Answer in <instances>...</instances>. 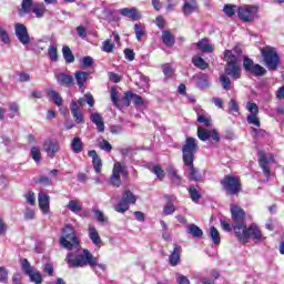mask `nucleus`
Masks as SVG:
<instances>
[{"instance_id": "nucleus-1", "label": "nucleus", "mask_w": 284, "mask_h": 284, "mask_svg": "<svg viewBox=\"0 0 284 284\" xmlns=\"http://www.w3.org/2000/svg\"><path fill=\"white\" fill-rule=\"evenodd\" d=\"M65 262L68 263L69 267H92L97 274L99 272H105L108 270V266L105 264L99 263V258L94 257L92 253H90L89 250L79 248L74 253H69L65 257Z\"/></svg>"}, {"instance_id": "nucleus-2", "label": "nucleus", "mask_w": 284, "mask_h": 284, "mask_svg": "<svg viewBox=\"0 0 284 284\" xmlns=\"http://www.w3.org/2000/svg\"><path fill=\"white\" fill-rule=\"evenodd\" d=\"M235 236L239 239V241H242L243 243H245L247 239H252L254 243H263V241H265L266 239L261 232V229L256 226V224H252L248 229L246 225Z\"/></svg>"}, {"instance_id": "nucleus-3", "label": "nucleus", "mask_w": 284, "mask_h": 284, "mask_svg": "<svg viewBox=\"0 0 284 284\" xmlns=\"http://www.w3.org/2000/svg\"><path fill=\"white\" fill-rule=\"evenodd\" d=\"M231 219L232 227L235 232V236L241 234V231L246 226L245 224V210L236 204H231Z\"/></svg>"}, {"instance_id": "nucleus-4", "label": "nucleus", "mask_w": 284, "mask_h": 284, "mask_svg": "<svg viewBox=\"0 0 284 284\" xmlns=\"http://www.w3.org/2000/svg\"><path fill=\"white\" fill-rule=\"evenodd\" d=\"M199 152V144L196 139L186 138L185 143L182 146V159L184 165H192L194 163V155Z\"/></svg>"}, {"instance_id": "nucleus-5", "label": "nucleus", "mask_w": 284, "mask_h": 284, "mask_svg": "<svg viewBox=\"0 0 284 284\" xmlns=\"http://www.w3.org/2000/svg\"><path fill=\"white\" fill-rule=\"evenodd\" d=\"M60 244L65 250H72V247H79V239L74 234V229L72 225L67 224L62 231V236L60 239Z\"/></svg>"}, {"instance_id": "nucleus-6", "label": "nucleus", "mask_w": 284, "mask_h": 284, "mask_svg": "<svg viewBox=\"0 0 284 284\" xmlns=\"http://www.w3.org/2000/svg\"><path fill=\"white\" fill-rule=\"evenodd\" d=\"M262 57H263L264 63L268 70H271V71L277 70L278 63H281V60L278 58V53L276 52V49H274L272 47L263 48Z\"/></svg>"}, {"instance_id": "nucleus-7", "label": "nucleus", "mask_w": 284, "mask_h": 284, "mask_svg": "<svg viewBox=\"0 0 284 284\" xmlns=\"http://www.w3.org/2000/svg\"><path fill=\"white\" fill-rule=\"evenodd\" d=\"M237 17L244 23H252L258 17V7L252 4L237 7Z\"/></svg>"}, {"instance_id": "nucleus-8", "label": "nucleus", "mask_w": 284, "mask_h": 284, "mask_svg": "<svg viewBox=\"0 0 284 284\" xmlns=\"http://www.w3.org/2000/svg\"><path fill=\"white\" fill-rule=\"evenodd\" d=\"M20 263H21L22 272L26 273L27 276H29L31 283H36V284L43 283V275H41V273L37 268L30 265V262L28 261V258H22Z\"/></svg>"}, {"instance_id": "nucleus-9", "label": "nucleus", "mask_w": 284, "mask_h": 284, "mask_svg": "<svg viewBox=\"0 0 284 284\" xmlns=\"http://www.w3.org/2000/svg\"><path fill=\"white\" fill-rule=\"evenodd\" d=\"M221 184L226 194H239L241 192V180L239 178L226 175Z\"/></svg>"}, {"instance_id": "nucleus-10", "label": "nucleus", "mask_w": 284, "mask_h": 284, "mask_svg": "<svg viewBox=\"0 0 284 284\" xmlns=\"http://www.w3.org/2000/svg\"><path fill=\"white\" fill-rule=\"evenodd\" d=\"M121 176H128V169L121 164V162H115L110 179L111 185L114 187H121Z\"/></svg>"}, {"instance_id": "nucleus-11", "label": "nucleus", "mask_w": 284, "mask_h": 284, "mask_svg": "<svg viewBox=\"0 0 284 284\" xmlns=\"http://www.w3.org/2000/svg\"><path fill=\"white\" fill-rule=\"evenodd\" d=\"M224 59L227 63L226 72H240L241 71V61L239 60V55L234 54V51L225 50Z\"/></svg>"}, {"instance_id": "nucleus-12", "label": "nucleus", "mask_w": 284, "mask_h": 284, "mask_svg": "<svg viewBox=\"0 0 284 284\" xmlns=\"http://www.w3.org/2000/svg\"><path fill=\"white\" fill-rule=\"evenodd\" d=\"M258 165L262 168L265 176H270V163H274V154L265 153L264 151H258Z\"/></svg>"}, {"instance_id": "nucleus-13", "label": "nucleus", "mask_w": 284, "mask_h": 284, "mask_svg": "<svg viewBox=\"0 0 284 284\" xmlns=\"http://www.w3.org/2000/svg\"><path fill=\"white\" fill-rule=\"evenodd\" d=\"M43 150L49 159H54L61 151V144L57 140H47L43 143Z\"/></svg>"}, {"instance_id": "nucleus-14", "label": "nucleus", "mask_w": 284, "mask_h": 284, "mask_svg": "<svg viewBox=\"0 0 284 284\" xmlns=\"http://www.w3.org/2000/svg\"><path fill=\"white\" fill-rule=\"evenodd\" d=\"M16 37L22 45H28V43H30V34H28V28H26L24 24H16Z\"/></svg>"}, {"instance_id": "nucleus-15", "label": "nucleus", "mask_w": 284, "mask_h": 284, "mask_svg": "<svg viewBox=\"0 0 284 284\" xmlns=\"http://www.w3.org/2000/svg\"><path fill=\"white\" fill-rule=\"evenodd\" d=\"M88 155L90 156V159H92V165H93L95 174H101V172L103 170V161L101 160L99 154H97V151L91 150L88 152Z\"/></svg>"}, {"instance_id": "nucleus-16", "label": "nucleus", "mask_w": 284, "mask_h": 284, "mask_svg": "<svg viewBox=\"0 0 284 284\" xmlns=\"http://www.w3.org/2000/svg\"><path fill=\"white\" fill-rule=\"evenodd\" d=\"M122 17H126L131 21H139L142 19L141 12L136 8H123L120 10Z\"/></svg>"}, {"instance_id": "nucleus-17", "label": "nucleus", "mask_w": 284, "mask_h": 284, "mask_svg": "<svg viewBox=\"0 0 284 284\" xmlns=\"http://www.w3.org/2000/svg\"><path fill=\"white\" fill-rule=\"evenodd\" d=\"M243 68L246 72H265L261 64H255L253 59L244 57Z\"/></svg>"}, {"instance_id": "nucleus-18", "label": "nucleus", "mask_w": 284, "mask_h": 284, "mask_svg": "<svg viewBox=\"0 0 284 284\" xmlns=\"http://www.w3.org/2000/svg\"><path fill=\"white\" fill-rule=\"evenodd\" d=\"M38 203L41 212L43 214L50 213V195L45 193H39L38 194Z\"/></svg>"}, {"instance_id": "nucleus-19", "label": "nucleus", "mask_w": 284, "mask_h": 284, "mask_svg": "<svg viewBox=\"0 0 284 284\" xmlns=\"http://www.w3.org/2000/svg\"><path fill=\"white\" fill-rule=\"evenodd\" d=\"M55 79L60 85L64 88H72L74 85V78L65 72L58 73Z\"/></svg>"}, {"instance_id": "nucleus-20", "label": "nucleus", "mask_w": 284, "mask_h": 284, "mask_svg": "<svg viewBox=\"0 0 284 284\" xmlns=\"http://www.w3.org/2000/svg\"><path fill=\"white\" fill-rule=\"evenodd\" d=\"M70 110L73 119H75V123H83V113L81 112V109H79L77 101H71Z\"/></svg>"}, {"instance_id": "nucleus-21", "label": "nucleus", "mask_w": 284, "mask_h": 284, "mask_svg": "<svg viewBox=\"0 0 284 284\" xmlns=\"http://www.w3.org/2000/svg\"><path fill=\"white\" fill-rule=\"evenodd\" d=\"M196 48L204 53H212L214 52V45L212 43H210V40L207 38H203L201 39L197 43H196Z\"/></svg>"}, {"instance_id": "nucleus-22", "label": "nucleus", "mask_w": 284, "mask_h": 284, "mask_svg": "<svg viewBox=\"0 0 284 284\" xmlns=\"http://www.w3.org/2000/svg\"><path fill=\"white\" fill-rule=\"evenodd\" d=\"M196 10H199V4H196V0L184 1L183 13L185 14V17H190V14H192V12H196Z\"/></svg>"}, {"instance_id": "nucleus-23", "label": "nucleus", "mask_w": 284, "mask_h": 284, "mask_svg": "<svg viewBox=\"0 0 284 284\" xmlns=\"http://www.w3.org/2000/svg\"><path fill=\"white\" fill-rule=\"evenodd\" d=\"M169 263L172 267H176L181 263V246H175L171 255L169 256Z\"/></svg>"}, {"instance_id": "nucleus-24", "label": "nucleus", "mask_w": 284, "mask_h": 284, "mask_svg": "<svg viewBox=\"0 0 284 284\" xmlns=\"http://www.w3.org/2000/svg\"><path fill=\"white\" fill-rule=\"evenodd\" d=\"M91 121L97 125L98 132H105V123L103 122V118L100 113H92Z\"/></svg>"}, {"instance_id": "nucleus-25", "label": "nucleus", "mask_w": 284, "mask_h": 284, "mask_svg": "<svg viewBox=\"0 0 284 284\" xmlns=\"http://www.w3.org/2000/svg\"><path fill=\"white\" fill-rule=\"evenodd\" d=\"M71 150L73 154H81L83 152V141L79 136H74L71 140Z\"/></svg>"}, {"instance_id": "nucleus-26", "label": "nucleus", "mask_w": 284, "mask_h": 284, "mask_svg": "<svg viewBox=\"0 0 284 284\" xmlns=\"http://www.w3.org/2000/svg\"><path fill=\"white\" fill-rule=\"evenodd\" d=\"M89 239L92 241L93 245H101V236L99 235V231L93 225H89Z\"/></svg>"}, {"instance_id": "nucleus-27", "label": "nucleus", "mask_w": 284, "mask_h": 284, "mask_svg": "<svg viewBox=\"0 0 284 284\" xmlns=\"http://www.w3.org/2000/svg\"><path fill=\"white\" fill-rule=\"evenodd\" d=\"M47 94L53 101L54 105H58V108H61V105H63V98H61V94H59V92L49 89L47 90Z\"/></svg>"}, {"instance_id": "nucleus-28", "label": "nucleus", "mask_w": 284, "mask_h": 284, "mask_svg": "<svg viewBox=\"0 0 284 284\" xmlns=\"http://www.w3.org/2000/svg\"><path fill=\"white\" fill-rule=\"evenodd\" d=\"M187 234H192L194 239H201L203 236V230H201L196 224H189L186 226Z\"/></svg>"}, {"instance_id": "nucleus-29", "label": "nucleus", "mask_w": 284, "mask_h": 284, "mask_svg": "<svg viewBox=\"0 0 284 284\" xmlns=\"http://www.w3.org/2000/svg\"><path fill=\"white\" fill-rule=\"evenodd\" d=\"M162 41L164 45L172 48L174 45V36L168 30L162 31Z\"/></svg>"}, {"instance_id": "nucleus-30", "label": "nucleus", "mask_w": 284, "mask_h": 284, "mask_svg": "<svg viewBox=\"0 0 284 284\" xmlns=\"http://www.w3.org/2000/svg\"><path fill=\"white\" fill-rule=\"evenodd\" d=\"M32 12L36 14L37 19H41L45 16L48 9L45 8V4L39 3L32 8Z\"/></svg>"}, {"instance_id": "nucleus-31", "label": "nucleus", "mask_w": 284, "mask_h": 284, "mask_svg": "<svg viewBox=\"0 0 284 284\" xmlns=\"http://www.w3.org/2000/svg\"><path fill=\"white\" fill-rule=\"evenodd\" d=\"M189 169L190 180L191 181H203V175L200 174L199 170L194 168V163L192 165H186Z\"/></svg>"}, {"instance_id": "nucleus-32", "label": "nucleus", "mask_w": 284, "mask_h": 284, "mask_svg": "<svg viewBox=\"0 0 284 284\" xmlns=\"http://www.w3.org/2000/svg\"><path fill=\"white\" fill-rule=\"evenodd\" d=\"M62 54L67 63H74V54H72L70 47H63Z\"/></svg>"}, {"instance_id": "nucleus-33", "label": "nucleus", "mask_w": 284, "mask_h": 284, "mask_svg": "<svg viewBox=\"0 0 284 284\" xmlns=\"http://www.w3.org/2000/svg\"><path fill=\"white\" fill-rule=\"evenodd\" d=\"M29 12H32V0H22L20 11L21 17H23V14H29Z\"/></svg>"}, {"instance_id": "nucleus-34", "label": "nucleus", "mask_w": 284, "mask_h": 284, "mask_svg": "<svg viewBox=\"0 0 284 284\" xmlns=\"http://www.w3.org/2000/svg\"><path fill=\"white\" fill-rule=\"evenodd\" d=\"M115 212L123 214L130 210V204L122 197V200L114 206Z\"/></svg>"}, {"instance_id": "nucleus-35", "label": "nucleus", "mask_w": 284, "mask_h": 284, "mask_svg": "<svg viewBox=\"0 0 284 284\" xmlns=\"http://www.w3.org/2000/svg\"><path fill=\"white\" fill-rule=\"evenodd\" d=\"M192 63L196 68H200V70H206L207 69V62H205V60H203V58H201L199 55L193 57Z\"/></svg>"}, {"instance_id": "nucleus-36", "label": "nucleus", "mask_w": 284, "mask_h": 284, "mask_svg": "<svg viewBox=\"0 0 284 284\" xmlns=\"http://www.w3.org/2000/svg\"><path fill=\"white\" fill-rule=\"evenodd\" d=\"M68 209L71 210L74 214H78V212H81L83 207L81 206V202L78 200H71L68 204Z\"/></svg>"}, {"instance_id": "nucleus-37", "label": "nucleus", "mask_w": 284, "mask_h": 284, "mask_svg": "<svg viewBox=\"0 0 284 284\" xmlns=\"http://www.w3.org/2000/svg\"><path fill=\"white\" fill-rule=\"evenodd\" d=\"M176 212V206H174V203H172V200H169L166 205L163 207V214L164 216H170Z\"/></svg>"}, {"instance_id": "nucleus-38", "label": "nucleus", "mask_w": 284, "mask_h": 284, "mask_svg": "<svg viewBox=\"0 0 284 284\" xmlns=\"http://www.w3.org/2000/svg\"><path fill=\"white\" fill-rule=\"evenodd\" d=\"M31 159H33L36 163H41V148L37 145L31 148Z\"/></svg>"}, {"instance_id": "nucleus-39", "label": "nucleus", "mask_w": 284, "mask_h": 284, "mask_svg": "<svg viewBox=\"0 0 284 284\" xmlns=\"http://www.w3.org/2000/svg\"><path fill=\"white\" fill-rule=\"evenodd\" d=\"M210 236L215 245L221 244V233H219V230H216V227H211Z\"/></svg>"}, {"instance_id": "nucleus-40", "label": "nucleus", "mask_w": 284, "mask_h": 284, "mask_svg": "<svg viewBox=\"0 0 284 284\" xmlns=\"http://www.w3.org/2000/svg\"><path fill=\"white\" fill-rule=\"evenodd\" d=\"M122 199H124L129 205H134V203H136V195H134L132 191H125Z\"/></svg>"}, {"instance_id": "nucleus-41", "label": "nucleus", "mask_w": 284, "mask_h": 284, "mask_svg": "<svg viewBox=\"0 0 284 284\" xmlns=\"http://www.w3.org/2000/svg\"><path fill=\"white\" fill-rule=\"evenodd\" d=\"M102 52H106L108 54L114 52V43L111 40H104L101 47Z\"/></svg>"}, {"instance_id": "nucleus-42", "label": "nucleus", "mask_w": 284, "mask_h": 284, "mask_svg": "<svg viewBox=\"0 0 284 284\" xmlns=\"http://www.w3.org/2000/svg\"><path fill=\"white\" fill-rule=\"evenodd\" d=\"M75 81H77L79 88H83V83H85V81H88V73L87 72H77Z\"/></svg>"}, {"instance_id": "nucleus-43", "label": "nucleus", "mask_w": 284, "mask_h": 284, "mask_svg": "<svg viewBox=\"0 0 284 284\" xmlns=\"http://www.w3.org/2000/svg\"><path fill=\"white\" fill-rule=\"evenodd\" d=\"M135 38L138 41L143 39V34H145V27L143 24L136 23L134 24Z\"/></svg>"}, {"instance_id": "nucleus-44", "label": "nucleus", "mask_w": 284, "mask_h": 284, "mask_svg": "<svg viewBox=\"0 0 284 284\" xmlns=\"http://www.w3.org/2000/svg\"><path fill=\"white\" fill-rule=\"evenodd\" d=\"M224 12L226 17H234L239 12V7L232 4L224 6Z\"/></svg>"}, {"instance_id": "nucleus-45", "label": "nucleus", "mask_w": 284, "mask_h": 284, "mask_svg": "<svg viewBox=\"0 0 284 284\" xmlns=\"http://www.w3.org/2000/svg\"><path fill=\"white\" fill-rule=\"evenodd\" d=\"M210 131L211 130L199 128L197 136H199L200 141H207V139H210Z\"/></svg>"}, {"instance_id": "nucleus-46", "label": "nucleus", "mask_w": 284, "mask_h": 284, "mask_svg": "<svg viewBox=\"0 0 284 284\" xmlns=\"http://www.w3.org/2000/svg\"><path fill=\"white\" fill-rule=\"evenodd\" d=\"M247 123H250V125H255V128H261V120H258V114L247 115Z\"/></svg>"}, {"instance_id": "nucleus-47", "label": "nucleus", "mask_w": 284, "mask_h": 284, "mask_svg": "<svg viewBox=\"0 0 284 284\" xmlns=\"http://www.w3.org/2000/svg\"><path fill=\"white\" fill-rule=\"evenodd\" d=\"M48 54L51 61H59V53L57 51V47L50 45L48 49Z\"/></svg>"}, {"instance_id": "nucleus-48", "label": "nucleus", "mask_w": 284, "mask_h": 284, "mask_svg": "<svg viewBox=\"0 0 284 284\" xmlns=\"http://www.w3.org/2000/svg\"><path fill=\"white\" fill-rule=\"evenodd\" d=\"M9 110H10V119H14V116H19V104L17 102H12L9 104Z\"/></svg>"}, {"instance_id": "nucleus-49", "label": "nucleus", "mask_w": 284, "mask_h": 284, "mask_svg": "<svg viewBox=\"0 0 284 284\" xmlns=\"http://www.w3.org/2000/svg\"><path fill=\"white\" fill-rule=\"evenodd\" d=\"M189 194H190L192 201H194L195 203H196V201H199L201 199V193L194 186L189 187Z\"/></svg>"}, {"instance_id": "nucleus-50", "label": "nucleus", "mask_w": 284, "mask_h": 284, "mask_svg": "<svg viewBox=\"0 0 284 284\" xmlns=\"http://www.w3.org/2000/svg\"><path fill=\"white\" fill-rule=\"evenodd\" d=\"M220 81H221L222 87L224 88V90H230L231 81H230V77H227V73H223L220 77Z\"/></svg>"}, {"instance_id": "nucleus-51", "label": "nucleus", "mask_w": 284, "mask_h": 284, "mask_svg": "<svg viewBox=\"0 0 284 284\" xmlns=\"http://www.w3.org/2000/svg\"><path fill=\"white\" fill-rule=\"evenodd\" d=\"M24 199L29 205H34L37 203V197L34 196V192L29 191L26 195Z\"/></svg>"}, {"instance_id": "nucleus-52", "label": "nucleus", "mask_w": 284, "mask_h": 284, "mask_svg": "<svg viewBox=\"0 0 284 284\" xmlns=\"http://www.w3.org/2000/svg\"><path fill=\"white\" fill-rule=\"evenodd\" d=\"M111 100L114 105L119 106V91L114 87L111 88Z\"/></svg>"}, {"instance_id": "nucleus-53", "label": "nucleus", "mask_w": 284, "mask_h": 284, "mask_svg": "<svg viewBox=\"0 0 284 284\" xmlns=\"http://www.w3.org/2000/svg\"><path fill=\"white\" fill-rule=\"evenodd\" d=\"M81 63L84 68H90L93 65L94 63V59H92V57L88 55V57H83L81 59Z\"/></svg>"}, {"instance_id": "nucleus-54", "label": "nucleus", "mask_w": 284, "mask_h": 284, "mask_svg": "<svg viewBox=\"0 0 284 284\" xmlns=\"http://www.w3.org/2000/svg\"><path fill=\"white\" fill-rule=\"evenodd\" d=\"M99 148L102 149L104 152H112V144L106 140H102L99 144Z\"/></svg>"}, {"instance_id": "nucleus-55", "label": "nucleus", "mask_w": 284, "mask_h": 284, "mask_svg": "<svg viewBox=\"0 0 284 284\" xmlns=\"http://www.w3.org/2000/svg\"><path fill=\"white\" fill-rule=\"evenodd\" d=\"M246 110L251 112V114H258V105H256V103L247 102Z\"/></svg>"}, {"instance_id": "nucleus-56", "label": "nucleus", "mask_w": 284, "mask_h": 284, "mask_svg": "<svg viewBox=\"0 0 284 284\" xmlns=\"http://www.w3.org/2000/svg\"><path fill=\"white\" fill-rule=\"evenodd\" d=\"M0 283H8V270L0 266Z\"/></svg>"}, {"instance_id": "nucleus-57", "label": "nucleus", "mask_w": 284, "mask_h": 284, "mask_svg": "<svg viewBox=\"0 0 284 284\" xmlns=\"http://www.w3.org/2000/svg\"><path fill=\"white\" fill-rule=\"evenodd\" d=\"M152 172H153V174H155V175L158 176V179H160V180H163L164 176H165V174L163 173V169H161V166H159V165L153 166Z\"/></svg>"}, {"instance_id": "nucleus-58", "label": "nucleus", "mask_w": 284, "mask_h": 284, "mask_svg": "<svg viewBox=\"0 0 284 284\" xmlns=\"http://www.w3.org/2000/svg\"><path fill=\"white\" fill-rule=\"evenodd\" d=\"M34 216H36L34 210H32L30 207H27L24 210V219H26V221H32V220H34Z\"/></svg>"}, {"instance_id": "nucleus-59", "label": "nucleus", "mask_w": 284, "mask_h": 284, "mask_svg": "<svg viewBox=\"0 0 284 284\" xmlns=\"http://www.w3.org/2000/svg\"><path fill=\"white\" fill-rule=\"evenodd\" d=\"M197 122L203 123V125H205L206 128H210L212 125V121L207 119L205 115H199Z\"/></svg>"}, {"instance_id": "nucleus-60", "label": "nucleus", "mask_w": 284, "mask_h": 284, "mask_svg": "<svg viewBox=\"0 0 284 284\" xmlns=\"http://www.w3.org/2000/svg\"><path fill=\"white\" fill-rule=\"evenodd\" d=\"M0 38L3 41V43H10V37L8 36V31L6 29L0 27Z\"/></svg>"}, {"instance_id": "nucleus-61", "label": "nucleus", "mask_w": 284, "mask_h": 284, "mask_svg": "<svg viewBox=\"0 0 284 284\" xmlns=\"http://www.w3.org/2000/svg\"><path fill=\"white\" fill-rule=\"evenodd\" d=\"M176 283H179V284H190V280L185 275H183L181 273H178L176 274Z\"/></svg>"}, {"instance_id": "nucleus-62", "label": "nucleus", "mask_w": 284, "mask_h": 284, "mask_svg": "<svg viewBox=\"0 0 284 284\" xmlns=\"http://www.w3.org/2000/svg\"><path fill=\"white\" fill-rule=\"evenodd\" d=\"M155 26H158L160 30H163V28H165V18H163V16H158L155 18Z\"/></svg>"}, {"instance_id": "nucleus-63", "label": "nucleus", "mask_w": 284, "mask_h": 284, "mask_svg": "<svg viewBox=\"0 0 284 284\" xmlns=\"http://www.w3.org/2000/svg\"><path fill=\"white\" fill-rule=\"evenodd\" d=\"M134 93L132 92H126L123 97V103L124 105H130V102L133 101Z\"/></svg>"}, {"instance_id": "nucleus-64", "label": "nucleus", "mask_w": 284, "mask_h": 284, "mask_svg": "<svg viewBox=\"0 0 284 284\" xmlns=\"http://www.w3.org/2000/svg\"><path fill=\"white\" fill-rule=\"evenodd\" d=\"M124 57L128 59V61H134V51L132 49H125L124 50Z\"/></svg>"}]
</instances>
